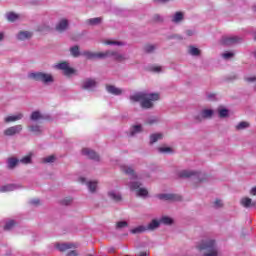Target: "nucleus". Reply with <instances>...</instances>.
Listing matches in <instances>:
<instances>
[{
  "label": "nucleus",
  "mask_w": 256,
  "mask_h": 256,
  "mask_svg": "<svg viewBox=\"0 0 256 256\" xmlns=\"http://www.w3.org/2000/svg\"><path fill=\"white\" fill-rule=\"evenodd\" d=\"M122 171L129 175L130 182L128 183V187H130L131 191H136L137 197H147L149 195V191L146 188H139L141 187V182H139V176L135 174L133 168L129 166H122Z\"/></svg>",
  "instance_id": "f257e3e1"
},
{
  "label": "nucleus",
  "mask_w": 256,
  "mask_h": 256,
  "mask_svg": "<svg viewBox=\"0 0 256 256\" xmlns=\"http://www.w3.org/2000/svg\"><path fill=\"white\" fill-rule=\"evenodd\" d=\"M196 247L202 256H219V248L215 239L205 238Z\"/></svg>",
  "instance_id": "f03ea898"
},
{
  "label": "nucleus",
  "mask_w": 256,
  "mask_h": 256,
  "mask_svg": "<svg viewBox=\"0 0 256 256\" xmlns=\"http://www.w3.org/2000/svg\"><path fill=\"white\" fill-rule=\"evenodd\" d=\"M81 55H83V57H86V59H105V57H112V59H115V61H125L126 59L125 55L111 50L99 53L84 51L81 53Z\"/></svg>",
  "instance_id": "7ed1b4c3"
},
{
  "label": "nucleus",
  "mask_w": 256,
  "mask_h": 256,
  "mask_svg": "<svg viewBox=\"0 0 256 256\" xmlns=\"http://www.w3.org/2000/svg\"><path fill=\"white\" fill-rule=\"evenodd\" d=\"M28 79H32V81H38L39 83H43V85H49L55 81L53 74L39 71L29 72Z\"/></svg>",
  "instance_id": "20e7f679"
},
{
  "label": "nucleus",
  "mask_w": 256,
  "mask_h": 256,
  "mask_svg": "<svg viewBox=\"0 0 256 256\" xmlns=\"http://www.w3.org/2000/svg\"><path fill=\"white\" fill-rule=\"evenodd\" d=\"M153 101H159V94L158 93H150L145 94L144 99L141 102L142 109H151L153 107Z\"/></svg>",
  "instance_id": "39448f33"
},
{
  "label": "nucleus",
  "mask_w": 256,
  "mask_h": 256,
  "mask_svg": "<svg viewBox=\"0 0 256 256\" xmlns=\"http://www.w3.org/2000/svg\"><path fill=\"white\" fill-rule=\"evenodd\" d=\"M55 69H59L60 71H63V74L66 75V77H69L70 75H73V73H75V69L71 68L69 66V63L67 62L56 64Z\"/></svg>",
  "instance_id": "423d86ee"
},
{
  "label": "nucleus",
  "mask_w": 256,
  "mask_h": 256,
  "mask_svg": "<svg viewBox=\"0 0 256 256\" xmlns=\"http://www.w3.org/2000/svg\"><path fill=\"white\" fill-rule=\"evenodd\" d=\"M179 177L189 178V177H196L198 181H203V173L195 172L191 170H182L179 172Z\"/></svg>",
  "instance_id": "0eeeda50"
},
{
  "label": "nucleus",
  "mask_w": 256,
  "mask_h": 256,
  "mask_svg": "<svg viewBox=\"0 0 256 256\" xmlns=\"http://www.w3.org/2000/svg\"><path fill=\"white\" fill-rule=\"evenodd\" d=\"M241 41H243V38L239 36H224L221 43L222 45H235V43H241Z\"/></svg>",
  "instance_id": "6e6552de"
},
{
  "label": "nucleus",
  "mask_w": 256,
  "mask_h": 256,
  "mask_svg": "<svg viewBox=\"0 0 256 256\" xmlns=\"http://www.w3.org/2000/svg\"><path fill=\"white\" fill-rule=\"evenodd\" d=\"M213 113H215L213 109H202L199 115L195 117V119L197 121H203V119H211V117H213Z\"/></svg>",
  "instance_id": "1a4fd4ad"
},
{
  "label": "nucleus",
  "mask_w": 256,
  "mask_h": 256,
  "mask_svg": "<svg viewBox=\"0 0 256 256\" xmlns=\"http://www.w3.org/2000/svg\"><path fill=\"white\" fill-rule=\"evenodd\" d=\"M82 185H86L90 193H95L97 191V181H87L86 178L81 177L79 179Z\"/></svg>",
  "instance_id": "9d476101"
},
{
  "label": "nucleus",
  "mask_w": 256,
  "mask_h": 256,
  "mask_svg": "<svg viewBox=\"0 0 256 256\" xmlns=\"http://www.w3.org/2000/svg\"><path fill=\"white\" fill-rule=\"evenodd\" d=\"M21 131H23V126L22 125H15V126L7 128L4 131V134L8 137H11L13 135H17V133H21Z\"/></svg>",
  "instance_id": "9b49d317"
},
{
  "label": "nucleus",
  "mask_w": 256,
  "mask_h": 256,
  "mask_svg": "<svg viewBox=\"0 0 256 256\" xmlns=\"http://www.w3.org/2000/svg\"><path fill=\"white\" fill-rule=\"evenodd\" d=\"M82 155H84V157H88V159H92L93 161H99V154L93 151L92 149H82Z\"/></svg>",
  "instance_id": "f8f14e48"
},
{
  "label": "nucleus",
  "mask_w": 256,
  "mask_h": 256,
  "mask_svg": "<svg viewBox=\"0 0 256 256\" xmlns=\"http://www.w3.org/2000/svg\"><path fill=\"white\" fill-rule=\"evenodd\" d=\"M158 199L162 201H181V196L176 194H158Z\"/></svg>",
  "instance_id": "ddd939ff"
},
{
  "label": "nucleus",
  "mask_w": 256,
  "mask_h": 256,
  "mask_svg": "<svg viewBox=\"0 0 256 256\" xmlns=\"http://www.w3.org/2000/svg\"><path fill=\"white\" fill-rule=\"evenodd\" d=\"M82 87L83 89L91 91V89H95V87H97V81L93 78H88L83 81Z\"/></svg>",
  "instance_id": "4468645a"
},
{
  "label": "nucleus",
  "mask_w": 256,
  "mask_h": 256,
  "mask_svg": "<svg viewBox=\"0 0 256 256\" xmlns=\"http://www.w3.org/2000/svg\"><path fill=\"white\" fill-rule=\"evenodd\" d=\"M146 93L143 92H137L135 94L130 95V101L131 103H142L145 99Z\"/></svg>",
  "instance_id": "2eb2a0df"
},
{
  "label": "nucleus",
  "mask_w": 256,
  "mask_h": 256,
  "mask_svg": "<svg viewBox=\"0 0 256 256\" xmlns=\"http://www.w3.org/2000/svg\"><path fill=\"white\" fill-rule=\"evenodd\" d=\"M33 37V33L29 31H20L17 35L16 38L18 41H27Z\"/></svg>",
  "instance_id": "dca6fc26"
},
{
  "label": "nucleus",
  "mask_w": 256,
  "mask_h": 256,
  "mask_svg": "<svg viewBox=\"0 0 256 256\" xmlns=\"http://www.w3.org/2000/svg\"><path fill=\"white\" fill-rule=\"evenodd\" d=\"M68 27H69V21L67 19H62L56 25V30H58L59 33H63V31H66Z\"/></svg>",
  "instance_id": "f3484780"
},
{
  "label": "nucleus",
  "mask_w": 256,
  "mask_h": 256,
  "mask_svg": "<svg viewBox=\"0 0 256 256\" xmlns=\"http://www.w3.org/2000/svg\"><path fill=\"white\" fill-rule=\"evenodd\" d=\"M139 133H143V125L135 124L130 128V137H135V135H139Z\"/></svg>",
  "instance_id": "a211bd4d"
},
{
  "label": "nucleus",
  "mask_w": 256,
  "mask_h": 256,
  "mask_svg": "<svg viewBox=\"0 0 256 256\" xmlns=\"http://www.w3.org/2000/svg\"><path fill=\"white\" fill-rule=\"evenodd\" d=\"M16 189H19V186L15 184H6L0 187V193H9L11 191H16Z\"/></svg>",
  "instance_id": "6ab92c4d"
},
{
  "label": "nucleus",
  "mask_w": 256,
  "mask_h": 256,
  "mask_svg": "<svg viewBox=\"0 0 256 256\" xmlns=\"http://www.w3.org/2000/svg\"><path fill=\"white\" fill-rule=\"evenodd\" d=\"M108 197L110 199H112V201H116V202H119L122 199L121 192H119L118 190H110V191H108Z\"/></svg>",
  "instance_id": "aec40b11"
},
{
  "label": "nucleus",
  "mask_w": 256,
  "mask_h": 256,
  "mask_svg": "<svg viewBox=\"0 0 256 256\" xmlns=\"http://www.w3.org/2000/svg\"><path fill=\"white\" fill-rule=\"evenodd\" d=\"M254 202L255 201H253L249 197H244L240 200V204L242 205V207H245V209H249L250 207L255 208V206L253 205Z\"/></svg>",
  "instance_id": "412c9836"
},
{
  "label": "nucleus",
  "mask_w": 256,
  "mask_h": 256,
  "mask_svg": "<svg viewBox=\"0 0 256 256\" xmlns=\"http://www.w3.org/2000/svg\"><path fill=\"white\" fill-rule=\"evenodd\" d=\"M56 248L58 249V251H67V249L77 248V244L62 243V244H57Z\"/></svg>",
  "instance_id": "4be33fe9"
},
{
  "label": "nucleus",
  "mask_w": 256,
  "mask_h": 256,
  "mask_svg": "<svg viewBox=\"0 0 256 256\" xmlns=\"http://www.w3.org/2000/svg\"><path fill=\"white\" fill-rule=\"evenodd\" d=\"M21 119H23V113H17V114H14L12 116H7L5 118V122L6 123H13L15 121H21Z\"/></svg>",
  "instance_id": "5701e85b"
},
{
  "label": "nucleus",
  "mask_w": 256,
  "mask_h": 256,
  "mask_svg": "<svg viewBox=\"0 0 256 256\" xmlns=\"http://www.w3.org/2000/svg\"><path fill=\"white\" fill-rule=\"evenodd\" d=\"M106 91H108L111 95H121V93H123V90L113 85L106 86Z\"/></svg>",
  "instance_id": "b1692460"
},
{
  "label": "nucleus",
  "mask_w": 256,
  "mask_h": 256,
  "mask_svg": "<svg viewBox=\"0 0 256 256\" xmlns=\"http://www.w3.org/2000/svg\"><path fill=\"white\" fill-rule=\"evenodd\" d=\"M159 225L161 222L154 219L146 226V231H155V229H159Z\"/></svg>",
  "instance_id": "393cba45"
},
{
  "label": "nucleus",
  "mask_w": 256,
  "mask_h": 256,
  "mask_svg": "<svg viewBox=\"0 0 256 256\" xmlns=\"http://www.w3.org/2000/svg\"><path fill=\"white\" fill-rule=\"evenodd\" d=\"M145 231H147V226L140 225L131 229L130 233H132V235H139L141 233H145Z\"/></svg>",
  "instance_id": "a878e982"
},
{
  "label": "nucleus",
  "mask_w": 256,
  "mask_h": 256,
  "mask_svg": "<svg viewBox=\"0 0 256 256\" xmlns=\"http://www.w3.org/2000/svg\"><path fill=\"white\" fill-rule=\"evenodd\" d=\"M184 17H185V14H183V12H176L172 16V23H181V21H183Z\"/></svg>",
  "instance_id": "bb28decb"
},
{
  "label": "nucleus",
  "mask_w": 256,
  "mask_h": 256,
  "mask_svg": "<svg viewBox=\"0 0 256 256\" xmlns=\"http://www.w3.org/2000/svg\"><path fill=\"white\" fill-rule=\"evenodd\" d=\"M29 130L34 135H41L43 133V128L40 125H31L29 126Z\"/></svg>",
  "instance_id": "cd10ccee"
},
{
  "label": "nucleus",
  "mask_w": 256,
  "mask_h": 256,
  "mask_svg": "<svg viewBox=\"0 0 256 256\" xmlns=\"http://www.w3.org/2000/svg\"><path fill=\"white\" fill-rule=\"evenodd\" d=\"M163 139L162 133H154L150 135V144L153 145V143H157V141H161Z\"/></svg>",
  "instance_id": "c85d7f7f"
},
{
  "label": "nucleus",
  "mask_w": 256,
  "mask_h": 256,
  "mask_svg": "<svg viewBox=\"0 0 256 256\" xmlns=\"http://www.w3.org/2000/svg\"><path fill=\"white\" fill-rule=\"evenodd\" d=\"M101 21H103L102 17H97V18H91L86 21L87 25L95 26V25H100Z\"/></svg>",
  "instance_id": "c756f323"
},
{
  "label": "nucleus",
  "mask_w": 256,
  "mask_h": 256,
  "mask_svg": "<svg viewBox=\"0 0 256 256\" xmlns=\"http://www.w3.org/2000/svg\"><path fill=\"white\" fill-rule=\"evenodd\" d=\"M31 121H41V119H44L43 114L39 111L32 112L30 116Z\"/></svg>",
  "instance_id": "7c9ffc66"
},
{
  "label": "nucleus",
  "mask_w": 256,
  "mask_h": 256,
  "mask_svg": "<svg viewBox=\"0 0 256 256\" xmlns=\"http://www.w3.org/2000/svg\"><path fill=\"white\" fill-rule=\"evenodd\" d=\"M188 53L190 55H192L193 57H199V55H201V50H199V48H197V47L190 46Z\"/></svg>",
  "instance_id": "2f4dec72"
},
{
  "label": "nucleus",
  "mask_w": 256,
  "mask_h": 256,
  "mask_svg": "<svg viewBox=\"0 0 256 256\" xmlns=\"http://www.w3.org/2000/svg\"><path fill=\"white\" fill-rule=\"evenodd\" d=\"M19 159L17 158H9L8 159V169H15L17 165L19 164Z\"/></svg>",
  "instance_id": "473e14b6"
},
{
  "label": "nucleus",
  "mask_w": 256,
  "mask_h": 256,
  "mask_svg": "<svg viewBox=\"0 0 256 256\" xmlns=\"http://www.w3.org/2000/svg\"><path fill=\"white\" fill-rule=\"evenodd\" d=\"M159 221L162 225H173V218L169 216H162Z\"/></svg>",
  "instance_id": "72a5a7b5"
},
{
  "label": "nucleus",
  "mask_w": 256,
  "mask_h": 256,
  "mask_svg": "<svg viewBox=\"0 0 256 256\" xmlns=\"http://www.w3.org/2000/svg\"><path fill=\"white\" fill-rule=\"evenodd\" d=\"M6 19L7 21L14 23V21H17V19H19V15L15 14L14 12H9L6 14Z\"/></svg>",
  "instance_id": "f704fd0d"
},
{
  "label": "nucleus",
  "mask_w": 256,
  "mask_h": 256,
  "mask_svg": "<svg viewBox=\"0 0 256 256\" xmlns=\"http://www.w3.org/2000/svg\"><path fill=\"white\" fill-rule=\"evenodd\" d=\"M70 53L74 57H79L81 55V52L79 51V46H73L70 48Z\"/></svg>",
  "instance_id": "c9c22d12"
},
{
  "label": "nucleus",
  "mask_w": 256,
  "mask_h": 256,
  "mask_svg": "<svg viewBox=\"0 0 256 256\" xmlns=\"http://www.w3.org/2000/svg\"><path fill=\"white\" fill-rule=\"evenodd\" d=\"M218 115H219V117L224 119V117H228L229 116V110H227L225 108H220V109H218Z\"/></svg>",
  "instance_id": "e433bc0d"
},
{
  "label": "nucleus",
  "mask_w": 256,
  "mask_h": 256,
  "mask_svg": "<svg viewBox=\"0 0 256 256\" xmlns=\"http://www.w3.org/2000/svg\"><path fill=\"white\" fill-rule=\"evenodd\" d=\"M55 155H50L42 158V163H55Z\"/></svg>",
  "instance_id": "4c0bfd02"
},
{
  "label": "nucleus",
  "mask_w": 256,
  "mask_h": 256,
  "mask_svg": "<svg viewBox=\"0 0 256 256\" xmlns=\"http://www.w3.org/2000/svg\"><path fill=\"white\" fill-rule=\"evenodd\" d=\"M249 127L248 122H240L239 124L236 125L237 131H242L243 129H247Z\"/></svg>",
  "instance_id": "58836bf2"
},
{
  "label": "nucleus",
  "mask_w": 256,
  "mask_h": 256,
  "mask_svg": "<svg viewBox=\"0 0 256 256\" xmlns=\"http://www.w3.org/2000/svg\"><path fill=\"white\" fill-rule=\"evenodd\" d=\"M147 125H155V123H159V118L152 116L146 120Z\"/></svg>",
  "instance_id": "ea45409f"
},
{
  "label": "nucleus",
  "mask_w": 256,
  "mask_h": 256,
  "mask_svg": "<svg viewBox=\"0 0 256 256\" xmlns=\"http://www.w3.org/2000/svg\"><path fill=\"white\" fill-rule=\"evenodd\" d=\"M158 151H159L160 153H164V154L173 153V149H171V148H169V147H165V146L159 147V148H158Z\"/></svg>",
  "instance_id": "a19ab883"
},
{
  "label": "nucleus",
  "mask_w": 256,
  "mask_h": 256,
  "mask_svg": "<svg viewBox=\"0 0 256 256\" xmlns=\"http://www.w3.org/2000/svg\"><path fill=\"white\" fill-rule=\"evenodd\" d=\"M20 163H23V165H29L31 164V155L24 156L19 160Z\"/></svg>",
  "instance_id": "79ce46f5"
},
{
  "label": "nucleus",
  "mask_w": 256,
  "mask_h": 256,
  "mask_svg": "<svg viewBox=\"0 0 256 256\" xmlns=\"http://www.w3.org/2000/svg\"><path fill=\"white\" fill-rule=\"evenodd\" d=\"M125 227H129L127 221H119L116 223V229H125Z\"/></svg>",
  "instance_id": "37998d69"
},
{
  "label": "nucleus",
  "mask_w": 256,
  "mask_h": 256,
  "mask_svg": "<svg viewBox=\"0 0 256 256\" xmlns=\"http://www.w3.org/2000/svg\"><path fill=\"white\" fill-rule=\"evenodd\" d=\"M13 227H15V221L14 220H9L8 222H6L4 229L6 231H9V229H13Z\"/></svg>",
  "instance_id": "c03bdc74"
},
{
  "label": "nucleus",
  "mask_w": 256,
  "mask_h": 256,
  "mask_svg": "<svg viewBox=\"0 0 256 256\" xmlns=\"http://www.w3.org/2000/svg\"><path fill=\"white\" fill-rule=\"evenodd\" d=\"M156 47L155 45H152V44H148L144 47V51L146 53H153V51H155Z\"/></svg>",
  "instance_id": "a18cd8bd"
},
{
  "label": "nucleus",
  "mask_w": 256,
  "mask_h": 256,
  "mask_svg": "<svg viewBox=\"0 0 256 256\" xmlns=\"http://www.w3.org/2000/svg\"><path fill=\"white\" fill-rule=\"evenodd\" d=\"M234 56H235V53H233V52H224L222 54V58L226 59V60L232 59V57H234Z\"/></svg>",
  "instance_id": "49530a36"
},
{
  "label": "nucleus",
  "mask_w": 256,
  "mask_h": 256,
  "mask_svg": "<svg viewBox=\"0 0 256 256\" xmlns=\"http://www.w3.org/2000/svg\"><path fill=\"white\" fill-rule=\"evenodd\" d=\"M221 207H223V200L216 199L214 201V208L221 209Z\"/></svg>",
  "instance_id": "de8ad7c7"
},
{
  "label": "nucleus",
  "mask_w": 256,
  "mask_h": 256,
  "mask_svg": "<svg viewBox=\"0 0 256 256\" xmlns=\"http://www.w3.org/2000/svg\"><path fill=\"white\" fill-rule=\"evenodd\" d=\"M105 45H123V43H121L119 41L108 40L105 42Z\"/></svg>",
  "instance_id": "09e8293b"
},
{
  "label": "nucleus",
  "mask_w": 256,
  "mask_h": 256,
  "mask_svg": "<svg viewBox=\"0 0 256 256\" xmlns=\"http://www.w3.org/2000/svg\"><path fill=\"white\" fill-rule=\"evenodd\" d=\"M72 201L73 199L71 198H65L64 200H62V205H71Z\"/></svg>",
  "instance_id": "8fccbe9b"
},
{
  "label": "nucleus",
  "mask_w": 256,
  "mask_h": 256,
  "mask_svg": "<svg viewBox=\"0 0 256 256\" xmlns=\"http://www.w3.org/2000/svg\"><path fill=\"white\" fill-rule=\"evenodd\" d=\"M206 98L208 99V101H215V94L209 93L206 95Z\"/></svg>",
  "instance_id": "3c124183"
},
{
  "label": "nucleus",
  "mask_w": 256,
  "mask_h": 256,
  "mask_svg": "<svg viewBox=\"0 0 256 256\" xmlns=\"http://www.w3.org/2000/svg\"><path fill=\"white\" fill-rule=\"evenodd\" d=\"M152 71H154V73H161V67H159V66H154V67L152 68Z\"/></svg>",
  "instance_id": "603ef678"
},
{
  "label": "nucleus",
  "mask_w": 256,
  "mask_h": 256,
  "mask_svg": "<svg viewBox=\"0 0 256 256\" xmlns=\"http://www.w3.org/2000/svg\"><path fill=\"white\" fill-rule=\"evenodd\" d=\"M250 195H252L253 197H256V186L250 189Z\"/></svg>",
  "instance_id": "864d4df0"
},
{
  "label": "nucleus",
  "mask_w": 256,
  "mask_h": 256,
  "mask_svg": "<svg viewBox=\"0 0 256 256\" xmlns=\"http://www.w3.org/2000/svg\"><path fill=\"white\" fill-rule=\"evenodd\" d=\"M78 255L79 254L77 253V251L72 250V251L68 252L66 256H78Z\"/></svg>",
  "instance_id": "5fc2aeb1"
},
{
  "label": "nucleus",
  "mask_w": 256,
  "mask_h": 256,
  "mask_svg": "<svg viewBox=\"0 0 256 256\" xmlns=\"http://www.w3.org/2000/svg\"><path fill=\"white\" fill-rule=\"evenodd\" d=\"M186 35H188V37H192V35H195V30H186Z\"/></svg>",
  "instance_id": "6e6d98bb"
},
{
  "label": "nucleus",
  "mask_w": 256,
  "mask_h": 256,
  "mask_svg": "<svg viewBox=\"0 0 256 256\" xmlns=\"http://www.w3.org/2000/svg\"><path fill=\"white\" fill-rule=\"evenodd\" d=\"M30 203H31V205H39L40 201H39V199H32L30 201Z\"/></svg>",
  "instance_id": "4d7b16f0"
},
{
  "label": "nucleus",
  "mask_w": 256,
  "mask_h": 256,
  "mask_svg": "<svg viewBox=\"0 0 256 256\" xmlns=\"http://www.w3.org/2000/svg\"><path fill=\"white\" fill-rule=\"evenodd\" d=\"M154 19H155L156 21H163V18H161V16H159V15H155V16H154Z\"/></svg>",
  "instance_id": "13d9d810"
},
{
  "label": "nucleus",
  "mask_w": 256,
  "mask_h": 256,
  "mask_svg": "<svg viewBox=\"0 0 256 256\" xmlns=\"http://www.w3.org/2000/svg\"><path fill=\"white\" fill-rule=\"evenodd\" d=\"M5 39V33L0 32V41H3Z\"/></svg>",
  "instance_id": "bf43d9fd"
},
{
  "label": "nucleus",
  "mask_w": 256,
  "mask_h": 256,
  "mask_svg": "<svg viewBox=\"0 0 256 256\" xmlns=\"http://www.w3.org/2000/svg\"><path fill=\"white\" fill-rule=\"evenodd\" d=\"M108 252H109V253H115V248H109V249H108Z\"/></svg>",
  "instance_id": "052dcab7"
},
{
  "label": "nucleus",
  "mask_w": 256,
  "mask_h": 256,
  "mask_svg": "<svg viewBox=\"0 0 256 256\" xmlns=\"http://www.w3.org/2000/svg\"><path fill=\"white\" fill-rule=\"evenodd\" d=\"M254 209H256V200L253 202Z\"/></svg>",
  "instance_id": "680f3d73"
},
{
  "label": "nucleus",
  "mask_w": 256,
  "mask_h": 256,
  "mask_svg": "<svg viewBox=\"0 0 256 256\" xmlns=\"http://www.w3.org/2000/svg\"><path fill=\"white\" fill-rule=\"evenodd\" d=\"M254 39H255V41H256V35H255Z\"/></svg>",
  "instance_id": "e2e57ef3"
}]
</instances>
